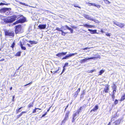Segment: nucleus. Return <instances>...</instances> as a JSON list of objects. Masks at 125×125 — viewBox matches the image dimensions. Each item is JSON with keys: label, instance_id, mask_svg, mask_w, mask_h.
<instances>
[{"label": "nucleus", "instance_id": "nucleus-22", "mask_svg": "<svg viewBox=\"0 0 125 125\" xmlns=\"http://www.w3.org/2000/svg\"><path fill=\"white\" fill-rule=\"evenodd\" d=\"M26 113V112H22L21 113H20L19 115L17 116V117H19L21 116L22 114L24 113Z\"/></svg>", "mask_w": 125, "mask_h": 125}, {"label": "nucleus", "instance_id": "nucleus-2", "mask_svg": "<svg viewBox=\"0 0 125 125\" xmlns=\"http://www.w3.org/2000/svg\"><path fill=\"white\" fill-rule=\"evenodd\" d=\"M4 31L6 36H11L13 37L14 36V32L8 30H4Z\"/></svg>", "mask_w": 125, "mask_h": 125}, {"label": "nucleus", "instance_id": "nucleus-36", "mask_svg": "<svg viewBox=\"0 0 125 125\" xmlns=\"http://www.w3.org/2000/svg\"><path fill=\"white\" fill-rule=\"evenodd\" d=\"M9 4H6L5 3H3L2 2H1L0 3V5H8Z\"/></svg>", "mask_w": 125, "mask_h": 125}, {"label": "nucleus", "instance_id": "nucleus-26", "mask_svg": "<svg viewBox=\"0 0 125 125\" xmlns=\"http://www.w3.org/2000/svg\"><path fill=\"white\" fill-rule=\"evenodd\" d=\"M104 72V70H101L99 72V75H101Z\"/></svg>", "mask_w": 125, "mask_h": 125}, {"label": "nucleus", "instance_id": "nucleus-37", "mask_svg": "<svg viewBox=\"0 0 125 125\" xmlns=\"http://www.w3.org/2000/svg\"><path fill=\"white\" fill-rule=\"evenodd\" d=\"M37 109H38V108H35V109L33 110L32 113H35L36 112V110Z\"/></svg>", "mask_w": 125, "mask_h": 125}, {"label": "nucleus", "instance_id": "nucleus-25", "mask_svg": "<svg viewBox=\"0 0 125 125\" xmlns=\"http://www.w3.org/2000/svg\"><path fill=\"white\" fill-rule=\"evenodd\" d=\"M104 1L106 4H109L110 3V2L107 0H104Z\"/></svg>", "mask_w": 125, "mask_h": 125}, {"label": "nucleus", "instance_id": "nucleus-9", "mask_svg": "<svg viewBox=\"0 0 125 125\" xmlns=\"http://www.w3.org/2000/svg\"><path fill=\"white\" fill-rule=\"evenodd\" d=\"M77 54V53H71L69 54H68L65 57V59H67L70 57L73 56Z\"/></svg>", "mask_w": 125, "mask_h": 125}, {"label": "nucleus", "instance_id": "nucleus-12", "mask_svg": "<svg viewBox=\"0 0 125 125\" xmlns=\"http://www.w3.org/2000/svg\"><path fill=\"white\" fill-rule=\"evenodd\" d=\"M115 25L121 28L123 27L124 26V24L118 22H117L116 23Z\"/></svg>", "mask_w": 125, "mask_h": 125}, {"label": "nucleus", "instance_id": "nucleus-34", "mask_svg": "<svg viewBox=\"0 0 125 125\" xmlns=\"http://www.w3.org/2000/svg\"><path fill=\"white\" fill-rule=\"evenodd\" d=\"M23 108V107H21L20 108H19L17 110H16V111H17V113H18L19 112H20V110L22 108Z\"/></svg>", "mask_w": 125, "mask_h": 125}, {"label": "nucleus", "instance_id": "nucleus-60", "mask_svg": "<svg viewBox=\"0 0 125 125\" xmlns=\"http://www.w3.org/2000/svg\"><path fill=\"white\" fill-rule=\"evenodd\" d=\"M51 107H50L49 108V109H48V110H47V112H48L50 110L51 108Z\"/></svg>", "mask_w": 125, "mask_h": 125}, {"label": "nucleus", "instance_id": "nucleus-31", "mask_svg": "<svg viewBox=\"0 0 125 125\" xmlns=\"http://www.w3.org/2000/svg\"><path fill=\"white\" fill-rule=\"evenodd\" d=\"M61 31L62 32V35L64 36H65L66 34L67 33V32H64L62 30Z\"/></svg>", "mask_w": 125, "mask_h": 125}, {"label": "nucleus", "instance_id": "nucleus-35", "mask_svg": "<svg viewBox=\"0 0 125 125\" xmlns=\"http://www.w3.org/2000/svg\"><path fill=\"white\" fill-rule=\"evenodd\" d=\"M125 99V95H124L121 97V100L123 101Z\"/></svg>", "mask_w": 125, "mask_h": 125}, {"label": "nucleus", "instance_id": "nucleus-40", "mask_svg": "<svg viewBox=\"0 0 125 125\" xmlns=\"http://www.w3.org/2000/svg\"><path fill=\"white\" fill-rule=\"evenodd\" d=\"M116 92V89H115V88H114V89L113 90V94H115Z\"/></svg>", "mask_w": 125, "mask_h": 125}, {"label": "nucleus", "instance_id": "nucleus-10", "mask_svg": "<svg viewBox=\"0 0 125 125\" xmlns=\"http://www.w3.org/2000/svg\"><path fill=\"white\" fill-rule=\"evenodd\" d=\"M80 110H78L77 112H75L74 114H73V119H75L76 118L75 117L77 115H78L79 113L80 112Z\"/></svg>", "mask_w": 125, "mask_h": 125}, {"label": "nucleus", "instance_id": "nucleus-13", "mask_svg": "<svg viewBox=\"0 0 125 125\" xmlns=\"http://www.w3.org/2000/svg\"><path fill=\"white\" fill-rule=\"evenodd\" d=\"M98 106L97 105H95V107L90 112L91 113L92 112V111H95L96 110L98 109Z\"/></svg>", "mask_w": 125, "mask_h": 125}, {"label": "nucleus", "instance_id": "nucleus-48", "mask_svg": "<svg viewBox=\"0 0 125 125\" xmlns=\"http://www.w3.org/2000/svg\"><path fill=\"white\" fill-rule=\"evenodd\" d=\"M47 112H46L44 114L42 115V117H44L46 115H47Z\"/></svg>", "mask_w": 125, "mask_h": 125}, {"label": "nucleus", "instance_id": "nucleus-30", "mask_svg": "<svg viewBox=\"0 0 125 125\" xmlns=\"http://www.w3.org/2000/svg\"><path fill=\"white\" fill-rule=\"evenodd\" d=\"M62 27H61V29L59 28L58 27H57L56 29L55 30H57L58 31H61L62 30H61V29L62 28Z\"/></svg>", "mask_w": 125, "mask_h": 125}, {"label": "nucleus", "instance_id": "nucleus-11", "mask_svg": "<svg viewBox=\"0 0 125 125\" xmlns=\"http://www.w3.org/2000/svg\"><path fill=\"white\" fill-rule=\"evenodd\" d=\"M46 24L44 25L40 24L38 26V27L40 29H44L46 28Z\"/></svg>", "mask_w": 125, "mask_h": 125}, {"label": "nucleus", "instance_id": "nucleus-56", "mask_svg": "<svg viewBox=\"0 0 125 125\" xmlns=\"http://www.w3.org/2000/svg\"><path fill=\"white\" fill-rule=\"evenodd\" d=\"M27 45L29 47H31V46L30 45V44L28 43H27Z\"/></svg>", "mask_w": 125, "mask_h": 125}, {"label": "nucleus", "instance_id": "nucleus-41", "mask_svg": "<svg viewBox=\"0 0 125 125\" xmlns=\"http://www.w3.org/2000/svg\"><path fill=\"white\" fill-rule=\"evenodd\" d=\"M90 48H88V47H86V48H82V49L85 50H87V49H90Z\"/></svg>", "mask_w": 125, "mask_h": 125}, {"label": "nucleus", "instance_id": "nucleus-54", "mask_svg": "<svg viewBox=\"0 0 125 125\" xmlns=\"http://www.w3.org/2000/svg\"><path fill=\"white\" fill-rule=\"evenodd\" d=\"M94 70H91L90 72V73H92L94 71Z\"/></svg>", "mask_w": 125, "mask_h": 125}, {"label": "nucleus", "instance_id": "nucleus-24", "mask_svg": "<svg viewBox=\"0 0 125 125\" xmlns=\"http://www.w3.org/2000/svg\"><path fill=\"white\" fill-rule=\"evenodd\" d=\"M19 2V3L20 4H21L24 5H25V6H29V5H28L25 3H22L20 2Z\"/></svg>", "mask_w": 125, "mask_h": 125}, {"label": "nucleus", "instance_id": "nucleus-4", "mask_svg": "<svg viewBox=\"0 0 125 125\" xmlns=\"http://www.w3.org/2000/svg\"><path fill=\"white\" fill-rule=\"evenodd\" d=\"M11 10V9L10 8H4L0 10V11L1 12L4 13L7 11H10Z\"/></svg>", "mask_w": 125, "mask_h": 125}, {"label": "nucleus", "instance_id": "nucleus-39", "mask_svg": "<svg viewBox=\"0 0 125 125\" xmlns=\"http://www.w3.org/2000/svg\"><path fill=\"white\" fill-rule=\"evenodd\" d=\"M118 103V100H115L114 102L115 104V105L117 104Z\"/></svg>", "mask_w": 125, "mask_h": 125}, {"label": "nucleus", "instance_id": "nucleus-20", "mask_svg": "<svg viewBox=\"0 0 125 125\" xmlns=\"http://www.w3.org/2000/svg\"><path fill=\"white\" fill-rule=\"evenodd\" d=\"M21 52H18L15 55L16 56H20L21 55Z\"/></svg>", "mask_w": 125, "mask_h": 125}, {"label": "nucleus", "instance_id": "nucleus-15", "mask_svg": "<svg viewBox=\"0 0 125 125\" xmlns=\"http://www.w3.org/2000/svg\"><path fill=\"white\" fill-rule=\"evenodd\" d=\"M83 26L86 28H92L94 26L91 25H88L87 24H85Z\"/></svg>", "mask_w": 125, "mask_h": 125}, {"label": "nucleus", "instance_id": "nucleus-1", "mask_svg": "<svg viewBox=\"0 0 125 125\" xmlns=\"http://www.w3.org/2000/svg\"><path fill=\"white\" fill-rule=\"evenodd\" d=\"M17 18L16 16H13L10 18L4 19V22L6 23H11L14 21Z\"/></svg>", "mask_w": 125, "mask_h": 125}, {"label": "nucleus", "instance_id": "nucleus-23", "mask_svg": "<svg viewBox=\"0 0 125 125\" xmlns=\"http://www.w3.org/2000/svg\"><path fill=\"white\" fill-rule=\"evenodd\" d=\"M33 102L32 103H30L28 107L30 108L31 107H32L33 106Z\"/></svg>", "mask_w": 125, "mask_h": 125}, {"label": "nucleus", "instance_id": "nucleus-5", "mask_svg": "<svg viewBox=\"0 0 125 125\" xmlns=\"http://www.w3.org/2000/svg\"><path fill=\"white\" fill-rule=\"evenodd\" d=\"M15 32L16 33H18L21 30V25L16 26Z\"/></svg>", "mask_w": 125, "mask_h": 125}, {"label": "nucleus", "instance_id": "nucleus-51", "mask_svg": "<svg viewBox=\"0 0 125 125\" xmlns=\"http://www.w3.org/2000/svg\"><path fill=\"white\" fill-rule=\"evenodd\" d=\"M74 6L75 7H78V8H81V7H79L78 6H76V5H74Z\"/></svg>", "mask_w": 125, "mask_h": 125}, {"label": "nucleus", "instance_id": "nucleus-55", "mask_svg": "<svg viewBox=\"0 0 125 125\" xmlns=\"http://www.w3.org/2000/svg\"><path fill=\"white\" fill-rule=\"evenodd\" d=\"M113 89H114V88H115V89H116V87L115 85V84H114V86L113 87Z\"/></svg>", "mask_w": 125, "mask_h": 125}, {"label": "nucleus", "instance_id": "nucleus-61", "mask_svg": "<svg viewBox=\"0 0 125 125\" xmlns=\"http://www.w3.org/2000/svg\"><path fill=\"white\" fill-rule=\"evenodd\" d=\"M101 32L102 33H103L104 32V31L102 30V29L101 31Z\"/></svg>", "mask_w": 125, "mask_h": 125}, {"label": "nucleus", "instance_id": "nucleus-38", "mask_svg": "<svg viewBox=\"0 0 125 125\" xmlns=\"http://www.w3.org/2000/svg\"><path fill=\"white\" fill-rule=\"evenodd\" d=\"M21 47V49L22 50H25L26 49V48L25 47L23 46H22Z\"/></svg>", "mask_w": 125, "mask_h": 125}, {"label": "nucleus", "instance_id": "nucleus-3", "mask_svg": "<svg viewBox=\"0 0 125 125\" xmlns=\"http://www.w3.org/2000/svg\"><path fill=\"white\" fill-rule=\"evenodd\" d=\"M100 58V57L99 56H98L97 57H92L90 58L87 57L86 58V59L81 60L80 61V62L81 63H83L86 62L87 61V60H88L93 59L94 60V59L95 58Z\"/></svg>", "mask_w": 125, "mask_h": 125}, {"label": "nucleus", "instance_id": "nucleus-28", "mask_svg": "<svg viewBox=\"0 0 125 125\" xmlns=\"http://www.w3.org/2000/svg\"><path fill=\"white\" fill-rule=\"evenodd\" d=\"M92 21H94L95 23H98L99 22V21L98 20H95L93 18Z\"/></svg>", "mask_w": 125, "mask_h": 125}, {"label": "nucleus", "instance_id": "nucleus-53", "mask_svg": "<svg viewBox=\"0 0 125 125\" xmlns=\"http://www.w3.org/2000/svg\"><path fill=\"white\" fill-rule=\"evenodd\" d=\"M8 12H7V13H6V14L7 15H8L10 13V12L9 11H8Z\"/></svg>", "mask_w": 125, "mask_h": 125}, {"label": "nucleus", "instance_id": "nucleus-18", "mask_svg": "<svg viewBox=\"0 0 125 125\" xmlns=\"http://www.w3.org/2000/svg\"><path fill=\"white\" fill-rule=\"evenodd\" d=\"M68 119V118L65 116V118L64 120L62 121V124L64 123Z\"/></svg>", "mask_w": 125, "mask_h": 125}, {"label": "nucleus", "instance_id": "nucleus-52", "mask_svg": "<svg viewBox=\"0 0 125 125\" xmlns=\"http://www.w3.org/2000/svg\"><path fill=\"white\" fill-rule=\"evenodd\" d=\"M65 67H63V69L62 71V73L64 72L65 70Z\"/></svg>", "mask_w": 125, "mask_h": 125}, {"label": "nucleus", "instance_id": "nucleus-6", "mask_svg": "<svg viewBox=\"0 0 125 125\" xmlns=\"http://www.w3.org/2000/svg\"><path fill=\"white\" fill-rule=\"evenodd\" d=\"M24 22V20L22 19H20L16 21L15 22L13 23V24L15 25L16 24L19 23H22Z\"/></svg>", "mask_w": 125, "mask_h": 125}, {"label": "nucleus", "instance_id": "nucleus-29", "mask_svg": "<svg viewBox=\"0 0 125 125\" xmlns=\"http://www.w3.org/2000/svg\"><path fill=\"white\" fill-rule=\"evenodd\" d=\"M69 113L70 112L69 111H68V112L66 114L65 117L68 118V115Z\"/></svg>", "mask_w": 125, "mask_h": 125}, {"label": "nucleus", "instance_id": "nucleus-62", "mask_svg": "<svg viewBox=\"0 0 125 125\" xmlns=\"http://www.w3.org/2000/svg\"><path fill=\"white\" fill-rule=\"evenodd\" d=\"M75 119H73V118L72 119V122H73V121H74L75 120Z\"/></svg>", "mask_w": 125, "mask_h": 125}, {"label": "nucleus", "instance_id": "nucleus-59", "mask_svg": "<svg viewBox=\"0 0 125 125\" xmlns=\"http://www.w3.org/2000/svg\"><path fill=\"white\" fill-rule=\"evenodd\" d=\"M68 107V105H67L66 107L65 108V111L67 109V108Z\"/></svg>", "mask_w": 125, "mask_h": 125}, {"label": "nucleus", "instance_id": "nucleus-63", "mask_svg": "<svg viewBox=\"0 0 125 125\" xmlns=\"http://www.w3.org/2000/svg\"><path fill=\"white\" fill-rule=\"evenodd\" d=\"M110 125V122H109L107 125Z\"/></svg>", "mask_w": 125, "mask_h": 125}, {"label": "nucleus", "instance_id": "nucleus-43", "mask_svg": "<svg viewBox=\"0 0 125 125\" xmlns=\"http://www.w3.org/2000/svg\"><path fill=\"white\" fill-rule=\"evenodd\" d=\"M68 64V62L64 64V67H65L66 66H67Z\"/></svg>", "mask_w": 125, "mask_h": 125}, {"label": "nucleus", "instance_id": "nucleus-16", "mask_svg": "<svg viewBox=\"0 0 125 125\" xmlns=\"http://www.w3.org/2000/svg\"><path fill=\"white\" fill-rule=\"evenodd\" d=\"M121 119H118L116 121H115L114 122V124L115 125H118L120 123V121H121Z\"/></svg>", "mask_w": 125, "mask_h": 125}, {"label": "nucleus", "instance_id": "nucleus-8", "mask_svg": "<svg viewBox=\"0 0 125 125\" xmlns=\"http://www.w3.org/2000/svg\"><path fill=\"white\" fill-rule=\"evenodd\" d=\"M67 53V52H62L60 53H58L57 54H56V55L59 57H60L62 56L66 55Z\"/></svg>", "mask_w": 125, "mask_h": 125}, {"label": "nucleus", "instance_id": "nucleus-47", "mask_svg": "<svg viewBox=\"0 0 125 125\" xmlns=\"http://www.w3.org/2000/svg\"><path fill=\"white\" fill-rule=\"evenodd\" d=\"M78 94V93H76V92L75 93V94L74 95V96L75 97H76L77 96Z\"/></svg>", "mask_w": 125, "mask_h": 125}, {"label": "nucleus", "instance_id": "nucleus-21", "mask_svg": "<svg viewBox=\"0 0 125 125\" xmlns=\"http://www.w3.org/2000/svg\"><path fill=\"white\" fill-rule=\"evenodd\" d=\"M86 106V105L85 104H84L83 105L82 107H80V109H79V110H80V111H81V110H82L83 108H84Z\"/></svg>", "mask_w": 125, "mask_h": 125}, {"label": "nucleus", "instance_id": "nucleus-7", "mask_svg": "<svg viewBox=\"0 0 125 125\" xmlns=\"http://www.w3.org/2000/svg\"><path fill=\"white\" fill-rule=\"evenodd\" d=\"M83 16L86 19L91 21H92L93 19V18L92 17H91L89 15H87L84 14H83Z\"/></svg>", "mask_w": 125, "mask_h": 125}, {"label": "nucleus", "instance_id": "nucleus-44", "mask_svg": "<svg viewBox=\"0 0 125 125\" xmlns=\"http://www.w3.org/2000/svg\"><path fill=\"white\" fill-rule=\"evenodd\" d=\"M106 35L107 36H108L109 37L110 36V33H107L106 34Z\"/></svg>", "mask_w": 125, "mask_h": 125}, {"label": "nucleus", "instance_id": "nucleus-14", "mask_svg": "<svg viewBox=\"0 0 125 125\" xmlns=\"http://www.w3.org/2000/svg\"><path fill=\"white\" fill-rule=\"evenodd\" d=\"M88 31L91 32L92 34H95L96 33V30H92L90 29H88Z\"/></svg>", "mask_w": 125, "mask_h": 125}, {"label": "nucleus", "instance_id": "nucleus-50", "mask_svg": "<svg viewBox=\"0 0 125 125\" xmlns=\"http://www.w3.org/2000/svg\"><path fill=\"white\" fill-rule=\"evenodd\" d=\"M20 46L21 47L23 46V44H22L21 42L20 41Z\"/></svg>", "mask_w": 125, "mask_h": 125}, {"label": "nucleus", "instance_id": "nucleus-45", "mask_svg": "<svg viewBox=\"0 0 125 125\" xmlns=\"http://www.w3.org/2000/svg\"><path fill=\"white\" fill-rule=\"evenodd\" d=\"M80 88H79L77 90V91L76 92V93H78L80 91Z\"/></svg>", "mask_w": 125, "mask_h": 125}, {"label": "nucleus", "instance_id": "nucleus-58", "mask_svg": "<svg viewBox=\"0 0 125 125\" xmlns=\"http://www.w3.org/2000/svg\"><path fill=\"white\" fill-rule=\"evenodd\" d=\"M72 27L74 29H76L77 28V27L75 26H72Z\"/></svg>", "mask_w": 125, "mask_h": 125}, {"label": "nucleus", "instance_id": "nucleus-49", "mask_svg": "<svg viewBox=\"0 0 125 125\" xmlns=\"http://www.w3.org/2000/svg\"><path fill=\"white\" fill-rule=\"evenodd\" d=\"M112 97L113 99H114L115 98V95L114 94H113V95L112 96Z\"/></svg>", "mask_w": 125, "mask_h": 125}, {"label": "nucleus", "instance_id": "nucleus-17", "mask_svg": "<svg viewBox=\"0 0 125 125\" xmlns=\"http://www.w3.org/2000/svg\"><path fill=\"white\" fill-rule=\"evenodd\" d=\"M65 27L66 29L70 31L71 33H73V30L72 29L69 27L67 25H66L65 26Z\"/></svg>", "mask_w": 125, "mask_h": 125}, {"label": "nucleus", "instance_id": "nucleus-64", "mask_svg": "<svg viewBox=\"0 0 125 125\" xmlns=\"http://www.w3.org/2000/svg\"><path fill=\"white\" fill-rule=\"evenodd\" d=\"M116 23H115V22L114 21L113 22V23L114 24H115H115Z\"/></svg>", "mask_w": 125, "mask_h": 125}, {"label": "nucleus", "instance_id": "nucleus-57", "mask_svg": "<svg viewBox=\"0 0 125 125\" xmlns=\"http://www.w3.org/2000/svg\"><path fill=\"white\" fill-rule=\"evenodd\" d=\"M58 70H57V71H54L53 72V73H57V72H58Z\"/></svg>", "mask_w": 125, "mask_h": 125}, {"label": "nucleus", "instance_id": "nucleus-19", "mask_svg": "<svg viewBox=\"0 0 125 125\" xmlns=\"http://www.w3.org/2000/svg\"><path fill=\"white\" fill-rule=\"evenodd\" d=\"M109 88L108 87H106L104 89V92L105 93H107L108 92V91L109 90Z\"/></svg>", "mask_w": 125, "mask_h": 125}, {"label": "nucleus", "instance_id": "nucleus-33", "mask_svg": "<svg viewBox=\"0 0 125 125\" xmlns=\"http://www.w3.org/2000/svg\"><path fill=\"white\" fill-rule=\"evenodd\" d=\"M94 6L97 7L98 8H99L100 7L101 5L99 4H95Z\"/></svg>", "mask_w": 125, "mask_h": 125}, {"label": "nucleus", "instance_id": "nucleus-42", "mask_svg": "<svg viewBox=\"0 0 125 125\" xmlns=\"http://www.w3.org/2000/svg\"><path fill=\"white\" fill-rule=\"evenodd\" d=\"M15 44V43H14V42H13V43L12 44V45L11 46V47L12 48H13L14 47Z\"/></svg>", "mask_w": 125, "mask_h": 125}, {"label": "nucleus", "instance_id": "nucleus-27", "mask_svg": "<svg viewBox=\"0 0 125 125\" xmlns=\"http://www.w3.org/2000/svg\"><path fill=\"white\" fill-rule=\"evenodd\" d=\"M29 42L30 43H31V44H32V43H35V44H36L37 43V42H35V41H30Z\"/></svg>", "mask_w": 125, "mask_h": 125}, {"label": "nucleus", "instance_id": "nucleus-32", "mask_svg": "<svg viewBox=\"0 0 125 125\" xmlns=\"http://www.w3.org/2000/svg\"><path fill=\"white\" fill-rule=\"evenodd\" d=\"M88 4H89V6H94V5H95V3H90L89 2H88Z\"/></svg>", "mask_w": 125, "mask_h": 125}, {"label": "nucleus", "instance_id": "nucleus-46", "mask_svg": "<svg viewBox=\"0 0 125 125\" xmlns=\"http://www.w3.org/2000/svg\"><path fill=\"white\" fill-rule=\"evenodd\" d=\"M32 83V82H30V83L24 85V86H26L27 85H29L30 84H31Z\"/></svg>", "mask_w": 125, "mask_h": 125}]
</instances>
